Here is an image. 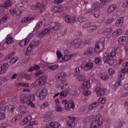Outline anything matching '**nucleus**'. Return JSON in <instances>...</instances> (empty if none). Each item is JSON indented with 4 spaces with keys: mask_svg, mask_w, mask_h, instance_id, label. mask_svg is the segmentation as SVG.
<instances>
[{
    "mask_svg": "<svg viewBox=\"0 0 128 128\" xmlns=\"http://www.w3.org/2000/svg\"><path fill=\"white\" fill-rule=\"evenodd\" d=\"M120 48L118 46H116L114 48V51H112L110 52H105L103 54V62L104 64H107L112 66L114 63V57L116 56V52H118Z\"/></svg>",
    "mask_w": 128,
    "mask_h": 128,
    "instance_id": "obj_1",
    "label": "nucleus"
},
{
    "mask_svg": "<svg viewBox=\"0 0 128 128\" xmlns=\"http://www.w3.org/2000/svg\"><path fill=\"white\" fill-rule=\"evenodd\" d=\"M96 84V88L94 90L96 92V94L98 96H104L106 92V88H101L102 84L100 81H97Z\"/></svg>",
    "mask_w": 128,
    "mask_h": 128,
    "instance_id": "obj_2",
    "label": "nucleus"
},
{
    "mask_svg": "<svg viewBox=\"0 0 128 128\" xmlns=\"http://www.w3.org/2000/svg\"><path fill=\"white\" fill-rule=\"evenodd\" d=\"M104 42H106V39L104 38H102L100 40L99 42L96 44L94 50L96 54L100 52L104 48Z\"/></svg>",
    "mask_w": 128,
    "mask_h": 128,
    "instance_id": "obj_3",
    "label": "nucleus"
},
{
    "mask_svg": "<svg viewBox=\"0 0 128 128\" xmlns=\"http://www.w3.org/2000/svg\"><path fill=\"white\" fill-rule=\"evenodd\" d=\"M40 44V40L36 41L34 40H32L28 46L27 50L26 52V55L28 56V53L30 52L32 50V48H36V46H38Z\"/></svg>",
    "mask_w": 128,
    "mask_h": 128,
    "instance_id": "obj_4",
    "label": "nucleus"
},
{
    "mask_svg": "<svg viewBox=\"0 0 128 128\" xmlns=\"http://www.w3.org/2000/svg\"><path fill=\"white\" fill-rule=\"evenodd\" d=\"M48 94V89L46 88H44L38 94V97L40 100H44Z\"/></svg>",
    "mask_w": 128,
    "mask_h": 128,
    "instance_id": "obj_5",
    "label": "nucleus"
},
{
    "mask_svg": "<svg viewBox=\"0 0 128 128\" xmlns=\"http://www.w3.org/2000/svg\"><path fill=\"white\" fill-rule=\"evenodd\" d=\"M60 23L52 22L48 28L49 30V32H50V30H58L60 28Z\"/></svg>",
    "mask_w": 128,
    "mask_h": 128,
    "instance_id": "obj_6",
    "label": "nucleus"
},
{
    "mask_svg": "<svg viewBox=\"0 0 128 128\" xmlns=\"http://www.w3.org/2000/svg\"><path fill=\"white\" fill-rule=\"evenodd\" d=\"M128 42V37L126 36H122L118 38V42L119 44H124L126 42Z\"/></svg>",
    "mask_w": 128,
    "mask_h": 128,
    "instance_id": "obj_7",
    "label": "nucleus"
},
{
    "mask_svg": "<svg viewBox=\"0 0 128 128\" xmlns=\"http://www.w3.org/2000/svg\"><path fill=\"white\" fill-rule=\"evenodd\" d=\"M94 48L92 47H89L86 50L84 51V56H92L94 54Z\"/></svg>",
    "mask_w": 128,
    "mask_h": 128,
    "instance_id": "obj_8",
    "label": "nucleus"
},
{
    "mask_svg": "<svg viewBox=\"0 0 128 128\" xmlns=\"http://www.w3.org/2000/svg\"><path fill=\"white\" fill-rule=\"evenodd\" d=\"M94 68V64L92 62L86 63L84 66V70L86 72H88Z\"/></svg>",
    "mask_w": 128,
    "mask_h": 128,
    "instance_id": "obj_9",
    "label": "nucleus"
},
{
    "mask_svg": "<svg viewBox=\"0 0 128 128\" xmlns=\"http://www.w3.org/2000/svg\"><path fill=\"white\" fill-rule=\"evenodd\" d=\"M70 108H72V110L74 108V102L72 100L67 102V104H66L65 108V109L66 110H70Z\"/></svg>",
    "mask_w": 128,
    "mask_h": 128,
    "instance_id": "obj_10",
    "label": "nucleus"
},
{
    "mask_svg": "<svg viewBox=\"0 0 128 128\" xmlns=\"http://www.w3.org/2000/svg\"><path fill=\"white\" fill-rule=\"evenodd\" d=\"M75 120L76 118L74 117H72L68 122V126H70V128H74L76 126V123H74Z\"/></svg>",
    "mask_w": 128,
    "mask_h": 128,
    "instance_id": "obj_11",
    "label": "nucleus"
},
{
    "mask_svg": "<svg viewBox=\"0 0 128 128\" xmlns=\"http://www.w3.org/2000/svg\"><path fill=\"white\" fill-rule=\"evenodd\" d=\"M64 10V7L62 6H54L52 10L53 12H60Z\"/></svg>",
    "mask_w": 128,
    "mask_h": 128,
    "instance_id": "obj_12",
    "label": "nucleus"
},
{
    "mask_svg": "<svg viewBox=\"0 0 128 128\" xmlns=\"http://www.w3.org/2000/svg\"><path fill=\"white\" fill-rule=\"evenodd\" d=\"M116 5L112 4L108 7V14L114 12V10H116Z\"/></svg>",
    "mask_w": 128,
    "mask_h": 128,
    "instance_id": "obj_13",
    "label": "nucleus"
},
{
    "mask_svg": "<svg viewBox=\"0 0 128 128\" xmlns=\"http://www.w3.org/2000/svg\"><path fill=\"white\" fill-rule=\"evenodd\" d=\"M24 102H26L27 106H30L31 108H36V106H34V104H33L32 101H30V100H26V98H24L22 100Z\"/></svg>",
    "mask_w": 128,
    "mask_h": 128,
    "instance_id": "obj_14",
    "label": "nucleus"
},
{
    "mask_svg": "<svg viewBox=\"0 0 128 128\" xmlns=\"http://www.w3.org/2000/svg\"><path fill=\"white\" fill-rule=\"evenodd\" d=\"M74 54L65 55L62 58V60H63V62H68V60H72V58H74Z\"/></svg>",
    "mask_w": 128,
    "mask_h": 128,
    "instance_id": "obj_15",
    "label": "nucleus"
},
{
    "mask_svg": "<svg viewBox=\"0 0 128 128\" xmlns=\"http://www.w3.org/2000/svg\"><path fill=\"white\" fill-rule=\"evenodd\" d=\"M30 40L25 38L19 41V46H26V44H28Z\"/></svg>",
    "mask_w": 128,
    "mask_h": 128,
    "instance_id": "obj_16",
    "label": "nucleus"
},
{
    "mask_svg": "<svg viewBox=\"0 0 128 128\" xmlns=\"http://www.w3.org/2000/svg\"><path fill=\"white\" fill-rule=\"evenodd\" d=\"M36 6L38 8L40 12H44L46 10V7H44V4L38 2Z\"/></svg>",
    "mask_w": 128,
    "mask_h": 128,
    "instance_id": "obj_17",
    "label": "nucleus"
},
{
    "mask_svg": "<svg viewBox=\"0 0 128 128\" xmlns=\"http://www.w3.org/2000/svg\"><path fill=\"white\" fill-rule=\"evenodd\" d=\"M90 88V80H88L86 82H83L82 84V88H83V90H88Z\"/></svg>",
    "mask_w": 128,
    "mask_h": 128,
    "instance_id": "obj_18",
    "label": "nucleus"
},
{
    "mask_svg": "<svg viewBox=\"0 0 128 128\" xmlns=\"http://www.w3.org/2000/svg\"><path fill=\"white\" fill-rule=\"evenodd\" d=\"M34 20H36V17L28 16L25 18H23L22 19V22L26 23V22H28Z\"/></svg>",
    "mask_w": 128,
    "mask_h": 128,
    "instance_id": "obj_19",
    "label": "nucleus"
},
{
    "mask_svg": "<svg viewBox=\"0 0 128 128\" xmlns=\"http://www.w3.org/2000/svg\"><path fill=\"white\" fill-rule=\"evenodd\" d=\"M46 34H50V30L48 28L42 30L40 33L38 34V38H42V36H44Z\"/></svg>",
    "mask_w": 128,
    "mask_h": 128,
    "instance_id": "obj_20",
    "label": "nucleus"
},
{
    "mask_svg": "<svg viewBox=\"0 0 128 128\" xmlns=\"http://www.w3.org/2000/svg\"><path fill=\"white\" fill-rule=\"evenodd\" d=\"M71 46H74V48H80V42H78V40H75L73 42L70 43Z\"/></svg>",
    "mask_w": 128,
    "mask_h": 128,
    "instance_id": "obj_21",
    "label": "nucleus"
},
{
    "mask_svg": "<svg viewBox=\"0 0 128 128\" xmlns=\"http://www.w3.org/2000/svg\"><path fill=\"white\" fill-rule=\"evenodd\" d=\"M64 78V73L62 72L58 74L56 76V78L57 80H62Z\"/></svg>",
    "mask_w": 128,
    "mask_h": 128,
    "instance_id": "obj_22",
    "label": "nucleus"
},
{
    "mask_svg": "<svg viewBox=\"0 0 128 128\" xmlns=\"http://www.w3.org/2000/svg\"><path fill=\"white\" fill-rule=\"evenodd\" d=\"M98 103L96 102H94L93 104H90V105L88 107L89 110H92V112H94V108H96L98 107Z\"/></svg>",
    "mask_w": 128,
    "mask_h": 128,
    "instance_id": "obj_23",
    "label": "nucleus"
},
{
    "mask_svg": "<svg viewBox=\"0 0 128 128\" xmlns=\"http://www.w3.org/2000/svg\"><path fill=\"white\" fill-rule=\"evenodd\" d=\"M42 24H44V20H40L38 23L36 24V26L34 29V30L35 32L36 30H38L40 28L41 26H42Z\"/></svg>",
    "mask_w": 128,
    "mask_h": 128,
    "instance_id": "obj_24",
    "label": "nucleus"
},
{
    "mask_svg": "<svg viewBox=\"0 0 128 128\" xmlns=\"http://www.w3.org/2000/svg\"><path fill=\"white\" fill-rule=\"evenodd\" d=\"M78 80L79 82H84L86 80V74L84 73L79 74L78 76Z\"/></svg>",
    "mask_w": 128,
    "mask_h": 128,
    "instance_id": "obj_25",
    "label": "nucleus"
},
{
    "mask_svg": "<svg viewBox=\"0 0 128 128\" xmlns=\"http://www.w3.org/2000/svg\"><path fill=\"white\" fill-rule=\"evenodd\" d=\"M49 126L50 128H60V124L58 122H52L49 124Z\"/></svg>",
    "mask_w": 128,
    "mask_h": 128,
    "instance_id": "obj_26",
    "label": "nucleus"
},
{
    "mask_svg": "<svg viewBox=\"0 0 128 128\" xmlns=\"http://www.w3.org/2000/svg\"><path fill=\"white\" fill-rule=\"evenodd\" d=\"M100 77L103 80H108V74L106 72H104L102 74H101Z\"/></svg>",
    "mask_w": 128,
    "mask_h": 128,
    "instance_id": "obj_27",
    "label": "nucleus"
},
{
    "mask_svg": "<svg viewBox=\"0 0 128 128\" xmlns=\"http://www.w3.org/2000/svg\"><path fill=\"white\" fill-rule=\"evenodd\" d=\"M96 120L98 122L100 126L102 124V122H104V118H102V116H98L96 117Z\"/></svg>",
    "mask_w": 128,
    "mask_h": 128,
    "instance_id": "obj_28",
    "label": "nucleus"
},
{
    "mask_svg": "<svg viewBox=\"0 0 128 128\" xmlns=\"http://www.w3.org/2000/svg\"><path fill=\"white\" fill-rule=\"evenodd\" d=\"M91 125L92 128H100V126L96 120L92 122Z\"/></svg>",
    "mask_w": 128,
    "mask_h": 128,
    "instance_id": "obj_29",
    "label": "nucleus"
},
{
    "mask_svg": "<svg viewBox=\"0 0 128 128\" xmlns=\"http://www.w3.org/2000/svg\"><path fill=\"white\" fill-rule=\"evenodd\" d=\"M123 22H124V18H120V19L116 21V26H122Z\"/></svg>",
    "mask_w": 128,
    "mask_h": 128,
    "instance_id": "obj_30",
    "label": "nucleus"
},
{
    "mask_svg": "<svg viewBox=\"0 0 128 128\" xmlns=\"http://www.w3.org/2000/svg\"><path fill=\"white\" fill-rule=\"evenodd\" d=\"M92 15L95 18H98V16H100V10L98 9L96 10H95L94 11V12L92 14Z\"/></svg>",
    "mask_w": 128,
    "mask_h": 128,
    "instance_id": "obj_31",
    "label": "nucleus"
},
{
    "mask_svg": "<svg viewBox=\"0 0 128 128\" xmlns=\"http://www.w3.org/2000/svg\"><path fill=\"white\" fill-rule=\"evenodd\" d=\"M12 3L10 2V0H8L4 2V8H10V6H12Z\"/></svg>",
    "mask_w": 128,
    "mask_h": 128,
    "instance_id": "obj_32",
    "label": "nucleus"
},
{
    "mask_svg": "<svg viewBox=\"0 0 128 128\" xmlns=\"http://www.w3.org/2000/svg\"><path fill=\"white\" fill-rule=\"evenodd\" d=\"M112 32V28H107L104 30V34H106V36H108Z\"/></svg>",
    "mask_w": 128,
    "mask_h": 128,
    "instance_id": "obj_33",
    "label": "nucleus"
},
{
    "mask_svg": "<svg viewBox=\"0 0 128 128\" xmlns=\"http://www.w3.org/2000/svg\"><path fill=\"white\" fill-rule=\"evenodd\" d=\"M65 22L66 24H70L72 22V17L70 15H66L65 16Z\"/></svg>",
    "mask_w": 128,
    "mask_h": 128,
    "instance_id": "obj_34",
    "label": "nucleus"
},
{
    "mask_svg": "<svg viewBox=\"0 0 128 128\" xmlns=\"http://www.w3.org/2000/svg\"><path fill=\"white\" fill-rule=\"evenodd\" d=\"M108 74L110 76H114L116 74V70L112 68H108Z\"/></svg>",
    "mask_w": 128,
    "mask_h": 128,
    "instance_id": "obj_35",
    "label": "nucleus"
},
{
    "mask_svg": "<svg viewBox=\"0 0 128 128\" xmlns=\"http://www.w3.org/2000/svg\"><path fill=\"white\" fill-rule=\"evenodd\" d=\"M122 29H117L114 32V34L116 36H120V34H122Z\"/></svg>",
    "mask_w": 128,
    "mask_h": 128,
    "instance_id": "obj_36",
    "label": "nucleus"
},
{
    "mask_svg": "<svg viewBox=\"0 0 128 128\" xmlns=\"http://www.w3.org/2000/svg\"><path fill=\"white\" fill-rule=\"evenodd\" d=\"M40 78L42 81L43 84H44V82H46V80H48V76L43 74L42 76H40Z\"/></svg>",
    "mask_w": 128,
    "mask_h": 128,
    "instance_id": "obj_37",
    "label": "nucleus"
},
{
    "mask_svg": "<svg viewBox=\"0 0 128 128\" xmlns=\"http://www.w3.org/2000/svg\"><path fill=\"white\" fill-rule=\"evenodd\" d=\"M124 74L120 71L118 74V80H124Z\"/></svg>",
    "mask_w": 128,
    "mask_h": 128,
    "instance_id": "obj_38",
    "label": "nucleus"
},
{
    "mask_svg": "<svg viewBox=\"0 0 128 128\" xmlns=\"http://www.w3.org/2000/svg\"><path fill=\"white\" fill-rule=\"evenodd\" d=\"M16 62H18V58L16 56H14L10 60V64H16Z\"/></svg>",
    "mask_w": 128,
    "mask_h": 128,
    "instance_id": "obj_39",
    "label": "nucleus"
},
{
    "mask_svg": "<svg viewBox=\"0 0 128 128\" xmlns=\"http://www.w3.org/2000/svg\"><path fill=\"white\" fill-rule=\"evenodd\" d=\"M32 120V116H28L26 117L25 118H24V124H28L30 120Z\"/></svg>",
    "mask_w": 128,
    "mask_h": 128,
    "instance_id": "obj_40",
    "label": "nucleus"
},
{
    "mask_svg": "<svg viewBox=\"0 0 128 128\" xmlns=\"http://www.w3.org/2000/svg\"><path fill=\"white\" fill-rule=\"evenodd\" d=\"M9 66L10 65L8 64L6 62L4 63L2 66H1L3 68L4 70H5L6 72V70H8V68Z\"/></svg>",
    "mask_w": 128,
    "mask_h": 128,
    "instance_id": "obj_41",
    "label": "nucleus"
},
{
    "mask_svg": "<svg viewBox=\"0 0 128 128\" xmlns=\"http://www.w3.org/2000/svg\"><path fill=\"white\" fill-rule=\"evenodd\" d=\"M66 94H68V92L65 91H62L60 93V96H59L60 98H64L66 96Z\"/></svg>",
    "mask_w": 128,
    "mask_h": 128,
    "instance_id": "obj_42",
    "label": "nucleus"
},
{
    "mask_svg": "<svg viewBox=\"0 0 128 128\" xmlns=\"http://www.w3.org/2000/svg\"><path fill=\"white\" fill-rule=\"evenodd\" d=\"M12 42H14V40H12V37H8L6 38V44H12Z\"/></svg>",
    "mask_w": 128,
    "mask_h": 128,
    "instance_id": "obj_43",
    "label": "nucleus"
},
{
    "mask_svg": "<svg viewBox=\"0 0 128 128\" xmlns=\"http://www.w3.org/2000/svg\"><path fill=\"white\" fill-rule=\"evenodd\" d=\"M56 112H62L64 110V108H62L60 106H56Z\"/></svg>",
    "mask_w": 128,
    "mask_h": 128,
    "instance_id": "obj_44",
    "label": "nucleus"
},
{
    "mask_svg": "<svg viewBox=\"0 0 128 128\" xmlns=\"http://www.w3.org/2000/svg\"><path fill=\"white\" fill-rule=\"evenodd\" d=\"M48 68L52 70H58V65L55 64L52 66H50L48 67Z\"/></svg>",
    "mask_w": 128,
    "mask_h": 128,
    "instance_id": "obj_45",
    "label": "nucleus"
},
{
    "mask_svg": "<svg viewBox=\"0 0 128 128\" xmlns=\"http://www.w3.org/2000/svg\"><path fill=\"white\" fill-rule=\"evenodd\" d=\"M14 54H16V52H11L10 54H8L6 56V60H8L12 56H14Z\"/></svg>",
    "mask_w": 128,
    "mask_h": 128,
    "instance_id": "obj_46",
    "label": "nucleus"
},
{
    "mask_svg": "<svg viewBox=\"0 0 128 128\" xmlns=\"http://www.w3.org/2000/svg\"><path fill=\"white\" fill-rule=\"evenodd\" d=\"M50 106L48 102H44L43 104L41 105L40 108H48Z\"/></svg>",
    "mask_w": 128,
    "mask_h": 128,
    "instance_id": "obj_47",
    "label": "nucleus"
},
{
    "mask_svg": "<svg viewBox=\"0 0 128 128\" xmlns=\"http://www.w3.org/2000/svg\"><path fill=\"white\" fill-rule=\"evenodd\" d=\"M80 72V68H76L74 70V76H78Z\"/></svg>",
    "mask_w": 128,
    "mask_h": 128,
    "instance_id": "obj_48",
    "label": "nucleus"
},
{
    "mask_svg": "<svg viewBox=\"0 0 128 128\" xmlns=\"http://www.w3.org/2000/svg\"><path fill=\"white\" fill-rule=\"evenodd\" d=\"M102 62V58L100 57H97L95 58L94 62L96 64H98L100 62Z\"/></svg>",
    "mask_w": 128,
    "mask_h": 128,
    "instance_id": "obj_49",
    "label": "nucleus"
},
{
    "mask_svg": "<svg viewBox=\"0 0 128 128\" xmlns=\"http://www.w3.org/2000/svg\"><path fill=\"white\" fill-rule=\"evenodd\" d=\"M14 106L9 105L8 106V110H10V112H14Z\"/></svg>",
    "mask_w": 128,
    "mask_h": 128,
    "instance_id": "obj_50",
    "label": "nucleus"
},
{
    "mask_svg": "<svg viewBox=\"0 0 128 128\" xmlns=\"http://www.w3.org/2000/svg\"><path fill=\"white\" fill-rule=\"evenodd\" d=\"M120 86V81L116 82V84H114V86L112 88L114 90H116V86Z\"/></svg>",
    "mask_w": 128,
    "mask_h": 128,
    "instance_id": "obj_51",
    "label": "nucleus"
},
{
    "mask_svg": "<svg viewBox=\"0 0 128 128\" xmlns=\"http://www.w3.org/2000/svg\"><path fill=\"white\" fill-rule=\"evenodd\" d=\"M56 55H57V58L59 60L62 58V52H60L58 50L56 52Z\"/></svg>",
    "mask_w": 128,
    "mask_h": 128,
    "instance_id": "obj_52",
    "label": "nucleus"
},
{
    "mask_svg": "<svg viewBox=\"0 0 128 128\" xmlns=\"http://www.w3.org/2000/svg\"><path fill=\"white\" fill-rule=\"evenodd\" d=\"M34 74L36 75V76H42V74H44V72L42 71H38L34 73Z\"/></svg>",
    "mask_w": 128,
    "mask_h": 128,
    "instance_id": "obj_53",
    "label": "nucleus"
},
{
    "mask_svg": "<svg viewBox=\"0 0 128 128\" xmlns=\"http://www.w3.org/2000/svg\"><path fill=\"white\" fill-rule=\"evenodd\" d=\"M124 74H128V68H124L123 69H122L121 70H120Z\"/></svg>",
    "mask_w": 128,
    "mask_h": 128,
    "instance_id": "obj_54",
    "label": "nucleus"
},
{
    "mask_svg": "<svg viewBox=\"0 0 128 128\" xmlns=\"http://www.w3.org/2000/svg\"><path fill=\"white\" fill-rule=\"evenodd\" d=\"M98 102L100 104H106V98H101L99 99Z\"/></svg>",
    "mask_w": 128,
    "mask_h": 128,
    "instance_id": "obj_55",
    "label": "nucleus"
},
{
    "mask_svg": "<svg viewBox=\"0 0 128 128\" xmlns=\"http://www.w3.org/2000/svg\"><path fill=\"white\" fill-rule=\"evenodd\" d=\"M6 118V114L0 112V120H4Z\"/></svg>",
    "mask_w": 128,
    "mask_h": 128,
    "instance_id": "obj_56",
    "label": "nucleus"
},
{
    "mask_svg": "<svg viewBox=\"0 0 128 128\" xmlns=\"http://www.w3.org/2000/svg\"><path fill=\"white\" fill-rule=\"evenodd\" d=\"M114 19L112 18H110L106 20L107 24H112V22H114Z\"/></svg>",
    "mask_w": 128,
    "mask_h": 128,
    "instance_id": "obj_57",
    "label": "nucleus"
},
{
    "mask_svg": "<svg viewBox=\"0 0 128 128\" xmlns=\"http://www.w3.org/2000/svg\"><path fill=\"white\" fill-rule=\"evenodd\" d=\"M96 31L94 30L92 28L90 27L88 28H87V32H88V34H92V32H94Z\"/></svg>",
    "mask_w": 128,
    "mask_h": 128,
    "instance_id": "obj_58",
    "label": "nucleus"
},
{
    "mask_svg": "<svg viewBox=\"0 0 128 128\" xmlns=\"http://www.w3.org/2000/svg\"><path fill=\"white\" fill-rule=\"evenodd\" d=\"M4 6H0V14H4Z\"/></svg>",
    "mask_w": 128,
    "mask_h": 128,
    "instance_id": "obj_59",
    "label": "nucleus"
},
{
    "mask_svg": "<svg viewBox=\"0 0 128 128\" xmlns=\"http://www.w3.org/2000/svg\"><path fill=\"white\" fill-rule=\"evenodd\" d=\"M36 84H38V86H40V84H42V81L40 78L36 82Z\"/></svg>",
    "mask_w": 128,
    "mask_h": 128,
    "instance_id": "obj_60",
    "label": "nucleus"
},
{
    "mask_svg": "<svg viewBox=\"0 0 128 128\" xmlns=\"http://www.w3.org/2000/svg\"><path fill=\"white\" fill-rule=\"evenodd\" d=\"M34 70H36L38 71L40 70V66L38 65H34Z\"/></svg>",
    "mask_w": 128,
    "mask_h": 128,
    "instance_id": "obj_61",
    "label": "nucleus"
},
{
    "mask_svg": "<svg viewBox=\"0 0 128 128\" xmlns=\"http://www.w3.org/2000/svg\"><path fill=\"white\" fill-rule=\"evenodd\" d=\"M38 6V3L36 5H32L31 6L32 10H38V6Z\"/></svg>",
    "mask_w": 128,
    "mask_h": 128,
    "instance_id": "obj_62",
    "label": "nucleus"
},
{
    "mask_svg": "<svg viewBox=\"0 0 128 128\" xmlns=\"http://www.w3.org/2000/svg\"><path fill=\"white\" fill-rule=\"evenodd\" d=\"M84 96H90V90L84 91Z\"/></svg>",
    "mask_w": 128,
    "mask_h": 128,
    "instance_id": "obj_63",
    "label": "nucleus"
},
{
    "mask_svg": "<svg viewBox=\"0 0 128 128\" xmlns=\"http://www.w3.org/2000/svg\"><path fill=\"white\" fill-rule=\"evenodd\" d=\"M22 11L20 10H18L16 11V16H20L22 14Z\"/></svg>",
    "mask_w": 128,
    "mask_h": 128,
    "instance_id": "obj_64",
    "label": "nucleus"
}]
</instances>
